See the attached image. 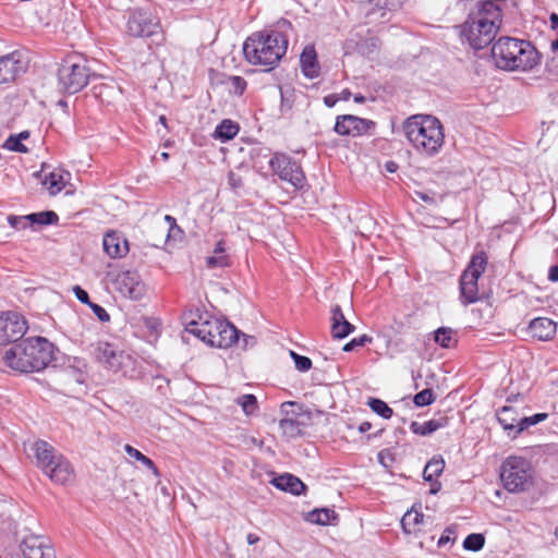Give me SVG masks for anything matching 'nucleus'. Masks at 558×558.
I'll use <instances>...</instances> for the list:
<instances>
[{"mask_svg":"<svg viewBox=\"0 0 558 558\" xmlns=\"http://www.w3.org/2000/svg\"><path fill=\"white\" fill-rule=\"evenodd\" d=\"M502 20V9L498 0L477 1L465 21L456 28L463 44L474 50H482L493 43Z\"/></svg>","mask_w":558,"mask_h":558,"instance_id":"f257e3e1","label":"nucleus"},{"mask_svg":"<svg viewBox=\"0 0 558 558\" xmlns=\"http://www.w3.org/2000/svg\"><path fill=\"white\" fill-rule=\"evenodd\" d=\"M54 345L46 338H27L5 350L0 362L20 373L40 372L54 360Z\"/></svg>","mask_w":558,"mask_h":558,"instance_id":"f03ea898","label":"nucleus"},{"mask_svg":"<svg viewBox=\"0 0 558 558\" xmlns=\"http://www.w3.org/2000/svg\"><path fill=\"white\" fill-rule=\"evenodd\" d=\"M288 49L287 37L278 31H264L253 33L243 44L245 60L263 71L275 69Z\"/></svg>","mask_w":558,"mask_h":558,"instance_id":"7ed1b4c3","label":"nucleus"},{"mask_svg":"<svg viewBox=\"0 0 558 558\" xmlns=\"http://www.w3.org/2000/svg\"><path fill=\"white\" fill-rule=\"evenodd\" d=\"M402 129L407 140L420 155L433 157L445 144L442 124L433 116H412L404 121Z\"/></svg>","mask_w":558,"mask_h":558,"instance_id":"20e7f679","label":"nucleus"},{"mask_svg":"<svg viewBox=\"0 0 558 558\" xmlns=\"http://www.w3.org/2000/svg\"><path fill=\"white\" fill-rule=\"evenodd\" d=\"M498 68L508 71H529L539 63V56L529 41L500 37L492 48Z\"/></svg>","mask_w":558,"mask_h":558,"instance_id":"39448f33","label":"nucleus"},{"mask_svg":"<svg viewBox=\"0 0 558 558\" xmlns=\"http://www.w3.org/2000/svg\"><path fill=\"white\" fill-rule=\"evenodd\" d=\"M197 316V319L192 318L185 323V329L206 344L216 348H229L235 341H240L239 330L229 322L213 318L207 314H198Z\"/></svg>","mask_w":558,"mask_h":558,"instance_id":"423d86ee","label":"nucleus"},{"mask_svg":"<svg viewBox=\"0 0 558 558\" xmlns=\"http://www.w3.org/2000/svg\"><path fill=\"white\" fill-rule=\"evenodd\" d=\"M31 450L36 465L56 484L65 485L74 480V471L70 462L45 440L35 441Z\"/></svg>","mask_w":558,"mask_h":558,"instance_id":"0eeeda50","label":"nucleus"},{"mask_svg":"<svg viewBox=\"0 0 558 558\" xmlns=\"http://www.w3.org/2000/svg\"><path fill=\"white\" fill-rule=\"evenodd\" d=\"M92 74L87 59L81 54H70L58 70L60 89L66 94H76L88 84Z\"/></svg>","mask_w":558,"mask_h":558,"instance_id":"6e6552de","label":"nucleus"},{"mask_svg":"<svg viewBox=\"0 0 558 558\" xmlns=\"http://www.w3.org/2000/svg\"><path fill=\"white\" fill-rule=\"evenodd\" d=\"M534 478V470L529 460L518 456L508 457L500 468V480L509 493L527 490Z\"/></svg>","mask_w":558,"mask_h":558,"instance_id":"1a4fd4ad","label":"nucleus"},{"mask_svg":"<svg viewBox=\"0 0 558 558\" xmlns=\"http://www.w3.org/2000/svg\"><path fill=\"white\" fill-rule=\"evenodd\" d=\"M486 266L487 256L485 252L481 251L472 255L459 281L460 300L463 305H469L480 300L477 281L485 271Z\"/></svg>","mask_w":558,"mask_h":558,"instance_id":"9d476101","label":"nucleus"},{"mask_svg":"<svg viewBox=\"0 0 558 558\" xmlns=\"http://www.w3.org/2000/svg\"><path fill=\"white\" fill-rule=\"evenodd\" d=\"M271 170L283 181L291 183L295 187H302L305 175L299 162L286 154L276 153L269 160Z\"/></svg>","mask_w":558,"mask_h":558,"instance_id":"9b49d317","label":"nucleus"},{"mask_svg":"<svg viewBox=\"0 0 558 558\" xmlns=\"http://www.w3.org/2000/svg\"><path fill=\"white\" fill-rule=\"evenodd\" d=\"M25 317L16 311L0 312V344L21 339L27 331Z\"/></svg>","mask_w":558,"mask_h":558,"instance_id":"f8f14e48","label":"nucleus"},{"mask_svg":"<svg viewBox=\"0 0 558 558\" xmlns=\"http://www.w3.org/2000/svg\"><path fill=\"white\" fill-rule=\"evenodd\" d=\"M113 284L122 296L133 301H140L146 294V286L136 271H121L117 275Z\"/></svg>","mask_w":558,"mask_h":558,"instance_id":"ddd939ff","label":"nucleus"},{"mask_svg":"<svg viewBox=\"0 0 558 558\" xmlns=\"http://www.w3.org/2000/svg\"><path fill=\"white\" fill-rule=\"evenodd\" d=\"M27 70V61L21 51L0 57V84L14 82Z\"/></svg>","mask_w":558,"mask_h":558,"instance_id":"4468645a","label":"nucleus"},{"mask_svg":"<svg viewBox=\"0 0 558 558\" xmlns=\"http://www.w3.org/2000/svg\"><path fill=\"white\" fill-rule=\"evenodd\" d=\"M94 353L99 363L114 372L119 371L130 359L124 351L109 342H98Z\"/></svg>","mask_w":558,"mask_h":558,"instance_id":"2eb2a0df","label":"nucleus"},{"mask_svg":"<svg viewBox=\"0 0 558 558\" xmlns=\"http://www.w3.org/2000/svg\"><path fill=\"white\" fill-rule=\"evenodd\" d=\"M374 126L375 123L371 120L345 114L337 118L335 131L342 136L349 135L355 137L368 132V130Z\"/></svg>","mask_w":558,"mask_h":558,"instance_id":"dca6fc26","label":"nucleus"},{"mask_svg":"<svg viewBox=\"0 0 558 558\" xmlns=\"http://www.w3.org/2000/svg\"><path fill=\"white\" fill-rule=\"evenodd\" d=\"M156 26L147 13L134 11L129 15L126 31L133 37H148L155 33Z\"/></svg>","mask_w":558,"mask_h":558,"instance_id":"f3484780","label":"nucleus"},{"mask_svg":"<svg viewBox=\"0 0 558 558\" xmlns=\"http://www.w3.org/2000/svg\"><path fill=\"white\" fill-rule=\"evenodd\" d=\"M102 246L105 253L110 258H122L130 251L129 242L125 236L122 233L113 230L108 231L104 235Z\"/></svg>","mask_w":558,"mask_h":558,"instance_id":"a211bd4d","label":"nucleus"},{"mask_svg":"<svg viewBox=\"0 0 558 558\" xmlns=\"http://www.w3.org/2000/svg\"><path fill=\"white\" fill-rule=\"evenodd\" d=\"M21 550L24 558H54L52 548L47 546L43 538L35 535L23 539Z\"/></svg>","mask_w":558,"mask_h":558,"instance_id":"6ab92c4d","label":"nucleus"},{"mask_svg":"<svg viewBox=\"0 0 558 558\" xmlns=\"http://www.w3.org/2000/svg\"><path fill=\"white\" fill-rule=\"evenodd\" d=\"M355 330V327L349 323L340 307L336 304L331 307V335L333 338L343 339Z\"/></svg>","mask_w":558,"mask_h":558,"instance_id":"aec40b11","label":"nucleus"},{"mask_svg":"<svg viewBox=\"0 0 558 558\" xmlns=\"http://www.w3.org/2000/svg\"><path fill=\"white\" fill-rule=\"evenodd\" d=\"M529 329L532 337L546 341L555 336L557 325L547 317H537L530 323Z\"/></svg>","mask_w":558,"mask_h":558,"instance_id":"412c9836","label":"nucleus"},{"mask_svg":"<svg viewBox=\"0 0 558 558\" xmlns=\"http://www.w3.org/2000/svg\"><path fill=\"white\" fill-rule=\"evenodd\" d=\"M497 420L504 427V429L508 432V435H511V433H513V437L518 435L515 434V429L521 427L522 416L517 412V410L513 407H502L497 412Z\"/></svg>","mask_w":558,"mask_h":558,"instance_id":"4be33fe9","label":"nucleus"},{"mask_svg":"<svg viewBox=\"0 0 558 558\" xmlns=\"http://www.w3.org/2000/svg\"><path fill=\"white\" fill-rule=\"evenodd\" d=\"M300 63L303 74L308 78H315L319 75L320 68L317 62L316 51L313 46H306L300 57Z\"/></svg>","mask_w":558,"mask_h":558,"instance_id":"5701e85b","label":"nucleus"},{"mask_svg":"<svg viewBox=\"0 0 558 558\" xmlns=\"http://www.w3.org/2000/svg\"><path fill=\"white\" fill-rule=\"evenodd\" d=\"M272 484L277 488L296 496L303 494L306 489L305 484L299 477L289 473L274 478Z\"/></svg>","mask_w":558,"mask_h":558,"instance_id":"b1692460","label":"nucleus"},{"mask_svg":"<svg viewBox=\"0 0 558 558\" xmlns=\"http://www.w3.org/2000/svg\"><path fill=\"white\" fill-rule=\"evenodd\" d=\"M231 265L230 256L227 254L226 242L220 240L216 243L213 254L206 258L208 269L226 268Z\"/></svg>","mask_w":558,"mask_h":558,"instance_id":"393cba45","label":"nucleus"},{"mask_svg":"<svg viewBox=\"0 0 558 558\" xmlns=\"http://www.w3.org/2000/svg\"><path fill=\"white\" fill-rule=\"evenodd\" d=\"M239 124L230 119L222 120L215 129L213 136L221 142H227L236 136Z\"/></svg>","mask_w":558,"mask_h":558,"instance_id":"a878e982","label":"nucleus"},{"mask_svg":"<svg viewBox=\"0 0 558 558\" xmlns=\"http://www.w3.org/2000/svg\"><path fill=\"white\" fill-rule=\"evenodd\" d=\"M303 424L294 417H283L279 421L282 436L292 439L302 435Z\"/></svg>","mask_w":558,"mask_h":558,"instance_id":"bb28decb","label":"nucleus"},{"mask_svg":"<svg viewBox=\"0 0 558 558\" xmlns=\"http://www.w3.org/2000/svg\"><path fill=\"white\" fill-rule=\"evenodd\" d=\"M27 222L29 227L38 226H49L58 222V215L54 211H40L26 215Z\"/></svg>","mask_w":558,"mask_h":558,"instance_id":"cd10ccee","label":"nucleus"},{"mask_svg":"<svg viewBox=\"0 0 558 558\" xmlns=\"http://www.w3.org/2000/svg\"><path fill=\"white\" fill-rule=\"evenodd\" d=\"M336 518L335 511L323 508V509H315L312 510L306 514V521L313 523V524H319V525H326L331 522L332 519Z\"/></svg>","mask_w":558,"mask_h":558,"instance_id":"c85d7f7f","label":"nucleus"},{"mask_svg":"<svg viewBox=\"0 0 558 558\" xmlns=\"http://www.w3.org/2000/svg\"><path fill=\"white\" fill-rule=\"evenodd\" d=\"M445 468V461L441 458H433L426 464L423 471V477L427 482H433L436 477H438Z\"/></svg>","mask_w":558,"mask_h":558,"instance_id":"c756f323","label":"nucleus"},{"mask_svg":"<svg viewBox=\"0 0 558 558\" xmlns=\"http://www.w3.org/2000/svg\"><path fill=\"white\" fill-rule=\"evenodd\" d=\"M222 84L226 86V89L233 95L241 96L246 89L247 83L242 76L231 75L227 76Z\"/></svg>","mask_w":558,"mask_h":558,"instance_id":"7c9ffc66","label":"nucleus"},{"mask_svg":"<svg viewBox=\"0 0 558 558\" xmlns=\"http://www.w3.org/2000/svg\"><path fill=\"white\" fill-rule=\"evenodd\" d=\"M124 450L129 454V457L142 462L147 469H149L154 473L155 476L160 475L154 461L150 458L144 456L140 450L132 447L131 445H125Z\"/></svg>","mask_w":558,"mask_h":558,"instance_id":"2f4dec72","label":"nucleus"},{"mask_svg":"<svg viewBox=\"0 0 558 558\" xmlns=\"http://www.w3.org/2000/svg\"><path fill=\"white\" fill-rule=\"evenodd\" d=\"M236 404H239L242 408V411L246 415L254 414L258 409L257 399L254 395L247 393L242 395L236 398L235 400Z\"/></svg>","mask_w":558,"mask_h":558,"instance_id":"473e14b6","label":"nucleus"},{"mask_svg":"<svg viewBox=\"0 0 558 558\" xmlns=\"http://www.w3.org/2000/svg\"><path fill=\"white\" fill-rule=\"evenodd\" d=\"M368 405L376 414L384 418H390L392 416V409L389 408L388 404L380 399L371 398L368 400Z\"/></svg>","mask_w":558,"mask_h":558,"instance_id":"72a5a7b5","label":"nucleus"},{"mask_svg":"<svg viewBox=\"0 0 558 558\" xmlns=\"http://www.w3.org/2000/svg\"><path fill=\"white\" fill-rule=\"evenodd\" d=\"M485 544V537L482 534L473 533L465 537L463 548L471 551H478Z\"/></svg>","mask_w":558,"mask_h":558,"instance_id":"f704fd0d","label":"nucleus"},{"mask_svg":"<svg viewBox=\"0 0 558 558\" xmlns=\"http://www.w3.org/2000/svg\"><path fill=\"white\" fill-rule=\"evenodd\" d=\"M44 185L47 186L51 194H56L60 192L64 186L63 178L59 173L51 172L48 177H46Z\"/></svg>","mask_w":558,"mask_h":558,"instance_id":"c9c22d12","label":"nucleus"},{"mask_svg":"<svg viewBox=\"0 0 558 558\" xmlns=\"http://www.w3.org/2000/svg\"><path fill=\"white\" fill-rule=\"evenodd\" d=\"M439 427H440V424L437 421H435V420H430L428 422H425L422 426L418 425L416 422H413L411 424L412 430L414 433L421 434V435L432 434L433 432L437 430Z\"/></svg>","mask_w":558,"mask_h":558,"instance_id":"e433bc0d","label":"nucleus"},{"mask_svg":"<svg viewBox=\"0 0 558 558\" xmlns=\"http://www.w3.org/2000/svg\"><path fill=\"white\" fill-rule=\"evenodd\" d=\"M546 418H547V414L546 413H537V414H534L532 416H522L521 427L515 429V434H520L525 428H527V427H530L532 425H536V424L543 422Z\"/></svg>","mask_w":558,"mask_h":558,"instance_id":"4c0bfd02","label":"nucleus"},{"mask_svg":"<svg viewBox=\"0 0 558 558\" xmlns=\"http://www.w3.org/2000/svg\"><path fill=\"white\" fill-rule=\"evenodd\" d=\"M290 356L294 361L295 368L299 372L305 373V372L311 369L312 361H311L310 357L300 355V354H298L296 352H294L292 350L290 351Z\"/></svg>","mask_w":558,"mask_h":558,"instance_id":"58836bf2","label":"nucleus"},{"mask_svg":"<svg viewBox=\"0 0 558 558\" xmlns=\"http://www.w3.org/2000/svg\"><path fill=\"white\" fill-rule=\"evenodd\" d=\"M423 522V514L422 513H418V512H412V511H408L402 520H401V524H402V527L403 530L407 532V533H410L411 531L408 530L409 526L411 525H417L420 523Z\"/></svg>","mask_w":558,"mask_h":558,"instance_id":"ea45409f","label":"nucleus"},{"mask_svg":"<svg viewBox=\"0 0 558 558\" xmlns=\"http://www.w3.org/2000/svg\"><path fill=\"white\" fill-rule=\"evenodd\" d=\"M435 341L442 348H450L452 337L451 329L441 327L435 331Z\"/></svg>","mask_w":558,"mask_h":558,"instance_id":"a19ab883","label":"nucleus"},{"mask_svg":"<svg viewBox=\"0 0 558 558\" xmlns=\"http://www.w3.org/2000/svg\"><path fill=\"white\" fill-rule=\"evenodd\" d=\"M435 400L432 389H424L414 396V403L417 407H425L433 403Z\"/></svg>","mask_w":558,"mask_h":558,"instance_id":"79ce46f5","label":"nucleus"},{"mask_svg":"<svg viewBox=\"0 0 558 558\" xmlns=\"http://www.w3.org/2000/svg\"><path fill=\"white\" fill-rule=\"evenodd\" d=\"M295 409L301 410L302 408L300 404L292 401H286L280 405V412L284 415V417L296 418L299 412Z\"/></svg>","mask_w":558,"mask_h":558,"instance_id":"37998d69","label":"nucleus"},{"mask_svg":"<svg viewBox=\"0 0 558 558\" xmlns=\"http://www.w3.org/2000/svg\"><path fill=\"white\" fill-rule=\"evenodd\" d=\"M372 342V338L367 335H362L357 338L352 339L348 343H345L342 348L344 352H350L354 350L356 347H364L366 343Z\"/></svg>","mask_w":558,"mask_h":558,"instance_id":"c03bdc74","label":"nucleus"},{"mask_svg":"<svg viewBox=\"0 0 558 558\" xmlns=\"http://www.w3.org/2000/svg\"><path fill=\"white\" fill-rule=\"evenodd\" d=\"M7 220L8 223L15 230H23L29 227L26 216L9 215Z\"/></svg>","mask_w":558,"mask_h":558,"instance_id":"a18cd8bd","label":"nucleus"},{"mask_svg":"<svg viewBox=\"0 0 558 558\" xmlns=\"http://www.w3.org/2000/svg\"><path fill=\"white\" fill-rule=\"evenodd\" d=\"M92 311L94 312V314L97 316V318L102 322V323H106V322H109L110 319V316L108 314V312L100 305L96 304V303H90L88 305Z\"/></svg>","mask_w":558,"mask_h":558,"instance_id":"49530a36","label":"nucleus"},{"mask_svg":"<svg viewBox=\"0 0 558 558\" xmlns=\"http://www.w3.org/2000/svg\"><path fill=\"white\" fill-rule=\"evenodd\" d=\"M7 147L13 151L26 153L27 148L21 143L20 138L10 136L7 141Z\"/></svg>","mask_w":558,"mask_h":558,"instance_id":"de8ad7c7","label":"nucleus"},{"mask_svg":"<svg viewBox=\"0 0 558 558\" xmlns=\"http://www.w3.org/2000/svg\"><path fill=\"white\" fill-rule=\"evenodd\" d=\"M453 534H454V529L452 526L447 527L444 531L440 538L438 539V546L442 547V546L447 545L448 543L453 542L454 541V538L452 537Z\"/></svg>","mask_w":558,"mask_h":558,"instance_id":"09e8293b","label":"nucleus"},{"mask_svg":"<svg viewBox=\"0 0 558 558\" xmlns=\"http://www.w3.org/2000/svg\"><path fill=\"white\" fill-rule=\"evenodd\" d=\"M72 290L80 302L87 305L92 303L88 293L83 288L74 286Z\"/></svg>","mask_w":558,"mask_h":558,"instance_id":"8fccbe9b","label":"nucleus"},{"mask_svg":"<svg viewBox=\"0 0 558 558\" xmlns=\"http://www.w3.org/2000/svg\"><path fill=\"white\" fill-rule=\"evenodd\" d=\"M234 343L239 344L242 349H247L253 347L256 343L255 337L242 333L240 336V341H235Z\"/></svg>","mask_w":558,"mask_h":558,"instance_id":"3c124183","label":"nucleus"},{"mask_svg":"<svg viewBox=\"0 0 558 558\" xmlns=\"http://www.w3.org/2000/svg\"><path fill=\"white\" fill-rule=\"evenodd\" d=\"M228 182L232 189H240L243 186L242 178L234 172H230L228 175Z\"/></svg>","mask_w":558,"mask_h":558,"instance_id":"603ef678","label":"nucleus"},{"mask_svg":"<svg viewBox=\"0 0 558 558\" xmlns=\"http://www.w3.org/2000/svg\"><path fill=\"white\" fill-rule=\"evenodd\" d=\"M548 279L553 282L558 281V265L551 266L548 271Z\"/></svg>","mask_w":558,"mask_h":558,"instance_id":"864d4df0","label":"nucleus"},{"mask_svg":"<svg viewBox=\"0 0 558 558\" xmlns=\"http://www.w3.org/2000/svg\"><path fill=\"white\" fill-rule=\"evenodd\" d=\"M338 99H339V98H337L336 96H333V95H329V96H326V97L324 98V102H325V105H326V106H328V107H332V106H335V105H336V102L338 101Z\"/></svg>","mask_w":558,"mask_h":558,"instance_id":"5fc2aeb1","label":"nucleus"},{"mask_svg":"<svg viewBox=\"0 0 558 558\" xmlns=\"http://www.w3.org/2000/svg\"><path fill=\"white\" fill-rule=\"evenodd\" d=\"M372 428V424L369 422H362L357 429L361 434L368 432Z\"/></svg>","mask_w":558,"mask_h":558,"instance_id":"6e6d98bb","label":"nucleus"},{"mask_svg":"<svg viewBox=\"0 0 558 558\" xmlns=\"http://www.w3.org/2000/svg\"><path fill=\"white\" fill-rule=\"evenodd\" d=\"M246 541L250 545H254L259 542V536H257L256 534L250 533L246 536Z\"/></svg>","mask_w":558,"mask_h":558,"instance_id":"4d7b16f0","label":"nucleus"},{"mask_svg":"<svg viewBox=\"0 0 558 558\" xmlns=\"http://www.w3.org/2000/svg\"><path fill=\"white\" fill-rule=\"evenodd\" d=\"M550 25L553 29H558V15L556 13H551L550 17Z\"/></svg>","mask_w":558,"mask_h":558,"instance_id":"13d9d810","label":"nucleus"},{"mask_svg":"<svg viewBox=\"0 0 558 558\" xmlns=\"http://www.w3.org/2000/svg\"><path fill=\"white\" fill-rule=\"evenodd\" d=\"M432 483V486H430V494H437L439 490H440V483L438 482H430Z\"/></svg>","mask_w":558,"mask_h":558,"instance_id":"bf43d9fd","label":"nucleus"},{"mask_svg":"<svg viewBox=\"0 0 558 558\" xmlns=\"http://www.w3.org/2000/svg\"><path fill=\"white\" fill-rule=\"evenodd\" d=\"M350 96H351V93L348 89H344L341 92L339 99L348 100L350 98Z\"/></svg>","mask_w":558,"mask_h":558,"instance_id":"052dcab7","label":"nucleus"},{"mask_svg":"<svg viewBox=\"0 0 558 558\" xmlns=\"http://www.w3.org/2000/svg\"><path fill=\"white\" fill-rule=\"evenodd\" d=\"M386 168L388 171L393 172V171H396L397 165L395 162L390 161V162H387Z\"/></svg>","mask_w":558,"mask_h":558,"instance_id":"680f3d73","label":"nucleus"},{"mask_svg":"<svg viewBox=\"0 0 558 558\" xmlns=\"http://www.w3.org/2000/svg\"><path fill=\"white\" fill-rule=\"evenodd\" d=\"M385 456H386V452L380 451V452L378 453V460H379V462H380L381 464H384L385 466H387V464L385 463V462H386Z\"/></svg>","mask_w":558,"mask_h":558,"instance_id":"e2e57ef3","label":"nucleus"},{"mask_svg":"<svg viewBox=\"0 0 558 558\" xmlns=\"http://www.w3.org/2000/svg\"><path fill=\"white\" fill-rule=\"evenodd\" d=\"M354 101L357 102V104H362L365 101V97L362 96V95H355L354 96Z\"/></svg>","mask_w":558,"mask_h":558,"instance_id":"0e129e2a","label":"nucleus"},{"mask_svg":"<svg viewBox=\"0 0 558 558\" xmlns=\"http://www.w3.org/2000/svg\"><path fill=\"white\" fill-rule=\"evenodd\" d=\"M550 48L553 51H558V38L551 41Z\"/></svg>","mask_w":558,"mask_h":558,"instance_id":"69168bd1","label":"nucleus"},{"mask_svg":"<svg viewBox=\"0 0 558 558\" xmlns=\"http://www.w3.org/2000/svg\"><path fill=\"white\" fill-rule=\"evenodd\" d=\"M28 135H29V133H28L27 131H24V132H21V133L19 134L17 138H20V141H21V140H25V138H27V137H28Z\"/></svg>","mask_w":558,"mask_h":558,"instance_id":"338daca9","label":"nucleus"},{"mask_svg":"<svg viewBox=\"0 0 558 558\" xmlns=\"http://www.w3.org/2000/svg\"><path fill=\"white\" fill-rule=\"evenodd\" d=\"M165 220H166L167 222H169L170 225H172V223H174V222H175V219H174L172 216H169V215H167V216L165 217Z\"/></svg>","mask_w":558,"mask_h":558,"instance_id":"774afa93","label":"nucleus"}]
</instances>
